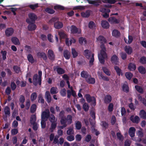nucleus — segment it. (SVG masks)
I'll return each instance as SVG.
<instances>
[{
	"mask_svg": "<svg viewBox=\"0 0 146 146\" xmlns=\"http://www.w3.org/2000/svg\"><path fill=\"white\" fill-rule=\"evenodd\" d=\"M97 40L102 44L100 45L101 50L100 54H98V58L101 64H104L105 59L107 58V55L106 53V49L104 45L106 42V40L104 37L102 35L99 36L97 38Z\"/></svg>",
	"mask_w": 146,
	"mask_h": 146,
	"instance_id": "f257e3e1",
	"label": "nucleus"
},
{
	"mask_svg": "<svg viewBox=\"0 0 146 146\" xmlns=\"http://www.w3.org/2000/svg\"><path fill=\"white\" fill-rule=\"evenodd\" d=\"M38 76L37 74H35L33 77V83L36 86L38 84L40 86L41 84L42 72L40 70L38 72Z\"/></svg>",
	"mask_w": 146,
	"mask_h": 146,
	"instance_id": "f03ea898",
	"label": "nucleus"
},
{
	"mask_svg": "<svg viewBox=\"0 0 146 146\" xmlns=\"http://www.w3.org/2000/svg\"><path fill=\"white\" fill-rule=\"evenodd\" d=\"M84 54L87 58L88 59H90V60L89 61L90 66H91L93 65L94 61V54L92 53L91 50L88 49H86L84 51Z\"/></svg>",
	"mask_w": 146,
	"mask_h": 146,
	"instance_id": "7ed1b4c3",
	"label": "nucleus"
},
{
	"mask_svg": "<svg viewBox=\"0 0 146 146\" xmlns=\"http://www.w3.org/2000/svg\"><path fill=\"white\" fill-rule=\"evenodd\" d=\"M49 21L51 23H54V27L56 29H59L63 27V23L61 22L58 21V19L57 18H52Z\"/></svg>",
	"mask_w": 146,
	"mask_h": 146,
	"instance_id": "20e7f679",
	"label": "nucleus"
},
{
	"mask_svg": "<svg viewBox=\"0 0 146 146\" xmlns=\"http://www.w3.org/2000/svg\"><path fill=\"white\" fill-rule=\"evenodd\" d=\"M86 101L89 103L92 102V105L94 106L96 105V99L94 96H91L89 94H86L85 95Z\"/></svg>",
	"mask_w": 146,
	"mask_h": 146,
	"instance_id": "39448f33",
	"label": "nucleus"
},
{
	"mask_svg": "<svg viewBox=\"0 0 146 146\" xmlns=\"http://www.w3.org/2000/svg\"><path fill=\"white\" fill-rule=\"evenodd\" d=\"M26 21L29 24L27 27L29 31H34L36 29L37 27L35 24V23L31 22L29 19H26Z\"/></svg>",
	"mask_w": 146,
	"mask_h": 146,
	"instance_id": "423d86ee",
	"label": "nucleus"
},
{
	"mask_svg": "<svg viewBox=\"0 0 146 146\" xmlns=\"http://www.w3.org/2000/svg\"><path fill=\"white\" fill-rule=\"evenodd\" d=\"M70 31L72 34H80L81 33L80 29H78L76 26L74 25H72L70 27Z\"/></svg>",
	"mask_w": 146,
	"mask_h": 146,
	"instance_id": "0eeeda50",
	"label": "nucleus"
},
{
	"mask_svg": "<svg viewBox=\"0 0 146 146\" xmlns=\"http://www.w3.org/2000/svg\"><path fill=\"white\" fill-rule=\"evenodd\" d=\"M36 55L38 58L42 59L45 61H46L47 59V55L44 52H38L37 53Z\"/></svg>",
	"mask_w": 146,
	"mask_h": 146,
	"instance_id": "6e6552de",
	"label": "nucleus"
},
{
	"mask_svg": "<svg viewBox=\"0 0 146 146\" xmlns=\"http://www.w3.org/2000/svg\"><path fill=\"white\" fill-rule=\"evenodd\" d=\"M50 116V113L48 110H46V111L42 112L41 114V119L44 120L47 119Z\"/></svg>",
	"mask_w": 146,
	"mask_h": 146,
	"instance_id": "1a4fd4ad",
	"label": "nucleus"
},
{
	"mask_svg": "<svg viewBox=\"0 0 146 146\" xmlns=\"http://www.w3.org/2000/svg\"><path fill=\"white\" fill-rule=\"evenodd\" d=\"M70 90H68L67 91V97L68 98H70L71 95L74 97H76V93L75 91L73 89V88H71Z\"/></svg>",
	"mask_w": 146,
	"mask_h": 146,
	"instance_id": "9d476101",
	"label": "nucleus"
},
{
	"mask_svg": "<svg viewBox=\"0 0 146 146\" xmlns=\"http://www.w3.org/2000/svg\"><path fill=\"white\" fill-rule=\"evenodd\" d=\"M90 115L93 118V120H92L90 118L89 119V121L90 125L92 126H94L95 124V113L94 111L91 110L90 112Z\"/></svg>",
	"mask_w": 146,
	"mask_h": 146,
	"instance_id": "9b49d317",
	"label": "nucleus"
},
{
	"mask_svg": "<svg viewBox=\"0 0 146 146\" xmlns=\"http://www.w3.org/2000/svg\"><path fill=\"white\" fill-rule=\"evenodd\" d=\"M48 56L49 59L53 61L55 58V55L52 50L49 49L48 52Z\"/></svg>",
	"mask_w": 146,
	"mask_h": 146,
	"instance_id": "f8f14e48",
	"label": "nucleus"
},
{
	"mask_svg": "<svg viewBox=\"0 0 146 146\" xmlns=\"http://www.w3.org/2000/svg\"><path fill=\"white\" fill-rule=\"evenodd\" d=\"M54 71H56L57 73L59 74H62L65 73V70L62 68L59 67L58 66L54 67Z\"/></svg>",
	"mask_w": 146,
	"mask_h": 146,
	"instance_id": "ddd939ff",
	"label": "nucleus"
},
{
	"mask_svg": "<svg viewBox=\"0 0 146 146\" xmlns=\"http://www.w3.org/2000/svg\"><path fill=\"white\" fill-rule=\"evenodd\" d=\"M119 58L115 54H114L112 56L111 61L112 63L115 65H118L119 63Z\"/></svg>",
	"mask_w": 146,
	"mask_h": 146,
	"instance_id": "4468645a",
	"label": "nucleus"
},
{
	"mask_svg": "<svg viewBox=\"0 0 146 146\" xmlns=\"http://www.w3.org/2000/svg\"><path fill=\"white\" fill-rule=\"evenodd\" d=\"M28 17L31 21L34 23H35V21L37 18L36 15L35 14L33 13H29L28 14Z\"/></svg>",
	"mask_w": 146,
	"mask_h": 146,
	"instance_id": "2eb2a0df",
	"label": "nucleus"
},
{
	"mask_svg": "<svg viewBox=\"0 0 146 146\" xmlns=\"http://www.w3.org/2000/svg\"><path fill=\"white\" fill-rule=\"evenodd\" d=\"M108 21L111 24H118L120 22L119 20L116 19L114 17H110L108 19Z\"/></svg>",
	"mask_w": 146,
	"mask_h": 146,
	"instance_id": "dca6fc26",
	"label": "nucleus"
},
{
	"mask_svg": "<svg viewBox=\"0 0 146 146\" xmlns=\"http://www.w3.org/2000/svg\"><path fill=\"white\" fill-rule=\"evenodd\" d=\"M13 33V29L12 28H8L5 31V35L7 36H9L12 35Z\"/></svg>",
	"mask_w": 146,
	"mask_h": 146,
	"instance_id": "f3484780",
	"label": "nucleus"
},
{
	"mask_svg": "<svg viewBox=\"0 0 146 146\" xmlns=\"http://www.w3.org/2000/svg\"><path fill=\"white\" fill-rule=\"evenodd\" d=\"M130 119L133 123H138L140 120L139 117L137 115L135 117L133 115H131L130 117Z\"/></svg>",
	"mask_w": 146,
	"mask_h": 146,
	"instance_id": "a211bd4d",
	"label": "nucleus"
},
{
	"mask_svg": "<svg viewBox=\"0 0 146 146\" xmlns=\"http://www.w3.org/2000/svg\"><path fill=\"white\" fill-rule=\"evenodd\" d=\"M81 76L82 78H85L86 80L89 77L91 76V75L87 71L84 70L81 72Z\"/></svg>",
	"mask_w": 146,
	"mask_h": 146,
	"instance_id": "6ab92c4d",
	"label": "nucleus"
},
{
	"mask_svg": "<svg viewBox=\"0 0 146 146\" xmlns=\"http://www.w3.org/2000/svg\"><path fill=\"white\" fill-rule=\"evenodd\" d=\"M64 120L66 123L67 122L68 124L70 125L72 122V117L71 115H67L66 117H65Z\"/></svg>",
	"mask_w": 146,
	"mask_h": 146,
	"instance_id": "aec40b11",
	"label": "nucleus"
},
{
	"mask_svg": "<svg viewBox=\"0 0 146 146\" xmlns=\"http://www.w3.org/2000/svg\"><path fill=\"white\" fill-rule=\"evenodd\" d=\"M124 50L125 52L128 55L131 54L133 52L132 48L129 46H125L124 47Z\"/></svg>",
	"mask_w": 146,
	"mask_h": 146,
	"instance_id": "412c9836",
	"label": "nucleus"
},
{
	"mask_svg": "<svg viewBox=\"0 0 146 146\" xmlns=\"http://www.w3.org/2000/svg\"><path fill=\"white\" fill-rule=\"evenodd\" d=\"M45 96L47 102L48 103H50L51 101V98L49 91H46V92Z\"/></svg>",
	"mask_w": 146,
	"mask_h": 146,
	"instance_id": "4be33fe9",
	"label": "nucleus"
},
{
	"mask_svg": "<svg viewBox=\"0 0 146 146\" xmlns=\"http://www.w3.org/2000/svg\"><path fill=\"white\" fill-rule=\"evenodd\" d=\"M111 100L112 97L110 95H106L104 99V102L106 104H109L111 102Z\"/></svg>",
	"mask_w": 146,
	"mask_h": 146,
	"instance_id": "5701e85b",
	"label": "nucleus"
},
{
	"mask_svg": "<svg viewBox=\"0 0 146 146\" xmlns=\"http://www.w3.org/2000/svg\"><path fill=\"white\" fill-rule=\"evenodd\" d=\"M88 28L92 30H95L96 29V24L93 21H90L88 24Z\"/></svg>",
	"mask_w": 146,
	"mask_h": 146,
	"instance_id": "b1692460",
	"label": "nucleus"
},
{
	"mask_svg": "<svg viewBox=\"0 0 146 146\" xmlns=\"http://www.w3.org/2000/svg\"><path fill=\"white\" fill-rule=\"evenodd\" d=\"M135 128L134 127H131L129 128V134L131 137H133L135 136Z\"/></svg>",
	"mask_w": 146,
	"mask_h": 146,
	"instance_id": "393cba45",
	"label": "nucleus"
},
{
	"mask_svg": "<svg viewBox=\"0 0 146 146\" xmlns=\"http://www.w3.org/2000/svg\"><path fill=\"white\" fill-rule=\"evenodd\" d=\"M101 25L104 29H107L109 27V24L106 21L102 20L101 21Z\"/></svg>",
	"mask_w": 146,
	"mask_h": 146,
	"instance_id": "a878e982",
	"label": "nucleus"
},
{
	"mask_svg": "<svg viewBox=\"0 0 146 146\" xmlns=\"http://www.w3.org/2000/svg\"><path fill=\"white\" fill-rule=\"evenodd\" d=\"M12 42L15 45H19L20 42L19 39L16 37H13L11 38Z\"/></svg>",
	"mask_w": 146,
	"mask_h": 146,
	"instance_id": "bb28decb",
	"label": "nucleus"
},
{
	"mask_svg": "<svg viewBox=\"0 0 146 146\" xmlns=\"http://www.w3.org/2000/svg\"><path fill=\"white\" fill-rule=\"evenodd\" d=\"M4 112L6 115V117L7 116L10 117L11 115L10 109L8 106H6L4 109Z\"/></svg>",
	"mask_w": 146,
	"mask_h": 146,
	"instance_id": "cd10ccee",
	"label": "nucleus"
},
{
	"mask_svg": "<svg viewBox=\"0 0 146 146\" xmlns=\"http://www.w3.org/2000/svg\"><path fill=\"white\" fill-rule=\"evenodd\" d=\"M63 55L66 59H69L70 57V52L67 50H66L64 51Z\"/></svg>",
	"mask_w": 146,
	"mask_h": 146,
	"instance_id": "c85d7f7f",
	"label": "nucleus"
},
{
	"mask_svg": "<svg viewBox=\"0 0 146 146\" xmlns=\"http://www.w3.org/2000/svg\"><path fill=\"white\" fill-rule=\"evenodd\" d=\"M128 68L130 71H134L136 68V65L134 63H130L128 64Z\"/></svg>",
	"mask_w": 146,
	"mask_h": 146,
	"instance_id": "c756f323",
	"label": "nucleus"
},
{
	"mask_svg": "<svg viewBox=\"0 0 146 146\" xmlns=\"http://www.w3.org/2000/svg\"><path fill=\"white\" fill-rule=\"evenodd\" d=\"M86 80L88 83L90 84H94L96 82L95 78H94L91 77V76L89 77Z\"/></svg>",
	"mask_w": 146,
	"mask_h": 146,
	"instance_id": "7c9ffc66",
	"label": "nucleus"
},
{
	"mask_svg": "<svg viewBox=\"0 0 146 146\" xmlns=\"http://www.w3.org/2000/svg\"><path fill=\"white\" fill-rule=\"evenodd\" d=\"M114 68L117 74L119 76H120L121 75L122 76L123 75L122 71L118 66H114Z\"/></svg>",
	"mask_w": 146,
	"mask_h": 146,
	"instance_id": "2f4dec72",
	"label": "nucleus"
},
{
	"mask_svg": "<svg viewBox=\"0 0 146 146\" xmlns=\"http://www.w3.org/2000/svg\"><path fill=\"white\" fill-rule=\"evenodd\" d=\"M100 11L102 13L107 12L109 13L110 11V10L109 9L106 8V7H104V5L101 6L100 8Z\"/></svg>",
	"mask_w": 146,
	"mask_h": 146,
	"instance_id": "473e14b6",
	"label": "nucleus"
},
{
	"mask_svg": "<svg viewBox=\"0 0 146 146\" xmlns=\"http://www.w3.org/2000/svg\"><path fill=\"white\" fill-rule=\"evenodd\" d=\"M138 70L139 72L141 74H143L146 73L145 69L142 66H139L138 68Z\"/></svg>",
	"mask_w": 146,
	"mask_h": 146,
	"instance_id": "72a5a7b5",
	"label": "nucleus"
},
{
	"mask_svg": "<svg viewBox=\"0 0 146 146\" xmlns=\"http://www.w3.org/2000/svg\"><path fill=\"white\" fill-rule=\"evenodd\" d=\"M112 35L113 36L117 38L120 36L121 34L120 32L117 30L114 29L112 31Z\"/></svg>",
	"mask_w": 146,
	"mask_h": 146,
	"instance_id": "f704fd0d",
	"label": "nucleus"
},
{
	"mask_svg": "<svg viewBox=\"0 0 146 146\" xmlns=\"http://www.w3.org/2000/svg\"><path fill=\"white\" fill-rule=\"evenodd\" d=\"M136 90L139 93L142 94L144 92V90L142 88L138 85H135V86Z\"/></svg>",
	"mask_w": 146,
	"mask_h": 146,
	"instance_id": "c9c22d12",
	"label": "nucleus"
},
{
	"mask_svg": "<svg viewBox=\"0 0 146 146\" xmlns=\"http://www.w3.org/2000/svg\"><path fill=\"white\" fill-rule=\"evenodd\" d=\"M122 90L126 93H128L129 91V88L127 84H123L122 86Z\"/></svg>",
	"mask_w": 146,
	"mask_h": 146,
	"instance_id": "e433bc0d",
	"label": "nucleus"
},
{
	"mask_svg": "<svg viewBox=\"0 0 146 146\" xmlns=\"http://www.w3.org/2000/svg\"><path fill=\"white\" fill-rule=\"evenodd\" d=\"M37 106L35 104L32 105L30 108V112L31 113H34L36 110Z\"/></svg>",
	"mask_w": 146,
	"mask_h": 146,
	"instance_id": "4c0bfd02",
	"label": "nucleus"
},
{
	"mask_svg": "<svg viewBox=\"0 0 146 146\" xmlns=\"http://www.w3.org/2000/svg\"><path fill=\"white\" fill-rule=\"evenodd\" d=\"M27 58L28 61L30 63H33L34 62V59L31 54H28L27 56Z\"/></svg>",
	"mask_w": 146,
	"mask_h": 146,
	"instance_id": "58836bf2",
	"label": "nucleus"
},
{
	"mask_svg": "<svg viewBox=\"0 0 146 146\" xmlns=\"http://www.w3.org/2000/svg\"><path fill=\"white\" fill-rule=\"evenodd\" d=\"M60 123L62 126H59V128L61 129H63L64 128L66 127L67 126V124L66 123L65 120L63 119H62L60 120Z\"/></svg>",
	"mask_w": 146,
	"mask_h": 146,
	"instance_id": "ea45409f",
	"label": "nucleus"
},
{
	"mask_svg": "<svg viewBox=\"0 0 146 146\" xmlns=\"http://www.w3.org/2000/svg\"><path fill=\"white\" fill-rule=\"evenodd\" d=\"M81 15L83 17H88L90 16V14L89 11H87L85 12H83L81 13Z\"/></svg>",
	"mask_w": 146,
	"mask_h": 146,
	"instance_id": "a19ab883",
	"label": "nucleus"
},
{
	"mask_svg": "<svg viewBox=\"0 0 146 146\" xmlns=\"http://www.w3.org/2000/svg\"><path fill=\"white\" fill-rule=\"evenodd\" d=\"M58 35L61 38L64 39L67 38V35L64 32H59Z\"/></svg>",
	"mask_w": 146,
	"mask_h": 146,
	"instance_id": "79ce46f5",
	"label": "nucleus"
},
{
	"mask_svg": "<svg viewBox=\"0 0 146 146\" xmlns=\"http://www.w3.org/2000/svg\"><path fill=\"white\" fill-rule=\"evenodd\" d=\"M82 124L79 121H77L75 123V127L76 129L80 130L82 127Z\"/></svg>",
	"mask_w": 146,
	"mask_h": 146,
	"instance_id": "37998d69",
	"label": "nucleus"
},
{
	"mask_svg": "<svg viewBox=\"0 0 146 146\" xmlns=\"http://www.w3.org/2000/svg\"><path fill=\"white\" fill-rule=\"evenodd\" d=\"M37 97L36 93L35 92L33 93L31 96V99L32 102L34 101L35 100Z\"/></svg>",
	"mask_w": 146,
	"mask_h": 146,
	"instance_id": "c03bdc74",
	"label": "nucleus"
},
{
	"mask_svg": "<svg viewBox=\"0 0 146 146\" xmlns=\"http://www.w3.org/2000/svg\"><path fill=\"white\" fill-rule=\"evenodd\" d=\"M36 120V115H32L30 118V123L31 124H34Z\"/></svg>",
	"mask_w": 146,
	"mask_h": 146,
	"instance_id": "a18cd8bd",
	"label": "nucleus"
},
{
	"mask_svg": "<svg viewBox=\"0 0 146 146\" xmlns=\"http://www.w3.org/2000/svg\"><path fill=\"white\" fill-rule=\"evenodd\" d=\"M57 88L55 87H52L50 89V92L51 94H55L58 92Z\"/></svg>",
	"mask_w": 146,
	"mask_h": 146,
	"instance_id": "49530a36",
	"label": "nucleus"
},
{
	"mask_svg": "<svg viewBox=\"0 0 146 146\" xmlns=\"http://www.w3.org/2000/svg\"><path fill=\"white\" fill-rule=\"evenodd\" d=\"M139 114L141 118L144 119H146V113L144 110H141L140 111Z\"/></svg>",
	"mask_w": 146,
	"mask_h": 146,
	"instance_id": "de8ad7c7",
	"label": "nucleus"
},
{
	"mask_svg": "<svg viewBox=\"0 0 146 146\" xmlns=\"http://www.w3.org/2000/svg\"><path fill=\"white\" fill-rule=\"evenodd\" d=\"M126 78L129 80H130L133 76V74L130 72H126L125 73Z\"/></svg>",
	"mask_w": 146,
	"mask_h": 146,
	"instance_id": "09e8293b",
	"label": "nucleus"
},
{
	"mask_svg": "<svg viewBox=\"0 0 146 146\" xmlns=\"http://www.w3.org/2000/svg\"><path fill=\"white\" fill-rule=\"evenodd\" d=\"M1 53L2 54L3 60H5L6 59V55L7 54V52L6 51H3L1 50Z\"/></svg>",
	"mask_w": 146,
	"mask_h": 146,
	"instance_id": "8fccbe9b",
	"label": "nucleus"
},
{
	"mask_svg": "<svg viewBox=\"0 0 146 146\" xmlns=\"http://www.w3.org/2000/svg\"><path fill=\"white\" fill-rule=\"evenodd\" d=\"M45 11L46 13L52 14L55 12V11L52 9L48 7H47L45 9Z\"/></svg>",
	"mask_w": 146,
	"mask_h": 146,
	"instance_id": "3c124183",
	"label": "nucleus"
},
{
	"mask_svg": "<svg viewBox=\"0 0 146 146\" xmlns=\"http://www.w3.org/2000/svg\"><path fill=\"white\" fill-rule=\"evenodd\" d=\"M72 54V55L73 57L75 58L77 57L78 56V53L76 51L74 48H72L71 49Z\"/></svg>",
	"mask_w": 146,
	"mask_h": 146,
	"instance_id": "603ef678",
	"label": "nucleus"
},
{
	"mask_svg": "<svg viewBox=\"0 0 146 146\" xmlns=\"http://www.w3.org/2000/svg\"><path fill=\"white\" fill-rule=\"evenodd\" d=\"M57 123L55 122L52 123L51 127L50 128V130L51 132L53 131L55 129L56 127Z\"/></svg>",
	"mask_w": 146,
	"mask_h": 146,
	"instance_id": "864d4df0",
	"label": "nucleus"
},
{
	"mask_svg": "<svg viewBox=\"0 0 146 146\" xmlns=\"http://www.w3.org/2000/svg\"><path fill=\"white\" fill-rule=\"evenodd\" d=\"M54 9L55 10H63L65 9L64 7L60 5H57L54 6Z\"/></svg>",
	"mask_w": 146,
	"mask_h": 146,
	"instance_id": "5fc2aeb1",
	"label": "nucleus"
},
{
	"mask_svg": "<svg viewBox=\"0 0 146 146\" xmlns=\"http://www.w3.org/2000/svg\"><path fill=\"white\" fill-rule=\"evenodd\" d=\"M102 125L103 128L105 129H106L108 127V122L105 121H102Z\"/></svg>",
	"mask_w": 146,
	"mask_h": 146,
	"instance_id": "6e6d98bb",
	"label": "nucleus"
},
{
	"mask_svg": "<svg viewBox=\"0 0 146 146\" xmlns=\"http://www.w3.org/2000/svg\"><path fill=\"white\" fill-rule=\"evenodd\" d=\"M13 68L15 72L17 74H18L21 71L20 67L17 66H14Z\"/></svg>",
	"mask_w": 146,
	"mask_h": 146,
	"instance_id": "4d7b16f0",
	"label": "nucleus"
},
{
	"mask_svg": "<svg viewBox=\"0 0 146 146\" xmlns=\"http://www.w3.org/2000/svg\"><path fill=\"white\" fill-rule=\"evenodd\" d=\"M74 133V131L72 128L70 127L68 128V130L67 131V134L68 135H70L73 134Z\"/></svg>",
	"mask_w": 146,
	"mask_h": 146,
	"instance_id": "13d9d810",
	"label": "nucleus"
},
{
	"mask_svg": "<svg viewBox=\"0 0 146 146\" xmlns=\"http://www.w3.org/2000/svg\"><path fill=\"white\" fill-rule=\"evenodd\" d=\"M139 62L142 64H146V57L144 56L141 57L139 60Z\"/></svg>",
	"mask_w": 146,
	"mask_h": 146,
	"instance_id": "bf43d9fd",
	"label": "nucleus"
},
{
	"mask_svg": "<svg viewBox=\"0 0 146 146\" xmlns=\"http://www.w3.org/2000/svg\"><path fill=\"white\" fill-rule=\"evenodd\" d=\"M49 121L51 123L55 122V117L53 114H51L50 116L48 118Z\"/></svg>",
	"mask_w": 146,
	"mask_h": 146,
	"instance_id": "052dcab7",
	"label": "nucleus"
},
{
	"mask_svg": "<svg viewBox=\"0 0 146 146\" xmlns=\"http://www.w3.org/2000/svg\"><path fill=\"white\" fill-rule=\"evenodd\" d=\"M89 107L88 104L86 103H85L83 105V108L84 111H87L89 109Z\"/></svg>",
	"mask_w": 146,
	"mask_h": 146,
	"instance_id": "680f3d73",
	"label": "nucleus"
},
{
	"mask_svg": "<svg viewBox=\"0 0 146 146\" xmlns=\"http://www.w3.org/2000/svg\"><path fill=\"white\" fill-rule=\"evenodd\" d=\"M120 55L122 60H124L126 59L127 55L125 53L123 52H121L120 53Z\"/></svg>",
	"mask_w": 146,
	"mask_h": 146,
	"instance_id": "e2e57ef3",
	"label": "nucleus"
},
{
	"mask_svg": "<svg viewBox=\"0 0 146 146\" xmlns=\"http://www.w3.org/2000/svg\"><path fill=\"white\" fill-rule=\"evenodd\" d=\"M103 70L104 73L108 76L110 75V72L109 70L106 67H103L102 68Z\"/></svg>",
	"mask_w": 146,
	"mask_h": 146,
	"instance_id": "0e129e2a",
	"label": "nucleus"
},
{
	"mask_svg": "<svg viewBox=\"0 0 146 146\" xmlns=\"http://www.w3.org/2000/svg\"><path fill=\"white\" fill-rule=\"evenodd\" d=\"M38 102L42 104L44 103V100L43 99L42 96L41 94H40L38 96Z\"/></svg>",
	"mask_w": 146,
	"mask_h": 146,
	"instance_id": "69168bd1",
	"label": "nucleus"
},
{
	"mask_svg": "<svg viewBox=\"0 0 146 146\" xmlns=\"http://www.w3.org/2000/svg\"><path fill=\"white\" fill-rule=\"evenodd\" d=\"M28 7H29V8L32 10H34L38 7V3H36L33 5H29Z\"/></svg>",
	"mask_w": 146,
	"mask_h": 146,
	"instance_id": "338daca9",
	"label": "nucleus"
},
{
	"mask_svg": "<svg viewBox=\"0 0 146 146\" xmlns=\"http://www.w3.org/2000/svg\"><path fill=\"white\" fill-rule=\"evenodd\" d=\"M66 89L64 88L63 89H62L60 92V93L61 95L63 96L64 97L65 96H66Z\"/></svg>",
	"mask_w": 146,
	"mask_h": 146,
	"instance_id": "774afa93",
	"label": "nucleus"
}]
</instances>
